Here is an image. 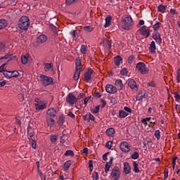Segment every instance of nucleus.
<instances>
[{"label": "nucleus", "instance_id": "obj_45", "mask_svg": "<svg viewBox=\"0 0 180 180\" xmlns=\"http://www.w3.org/2000/svg\"><path fill=\"white\" fill-rule=\"evenodd\" d=\"M110 167H112V165L110 163H106L105 166V172L106 174H108V172H109V169H110Z\"/></svg>", "mask_w": 180, "mask_h": 180}, {"label": "nucleus", "instance_id": "obj_49", "mask_svg": "<svg viewBox=\"0 0 180 180\" xmlns=\"http://www.w3.org/2000/svg\"><path fill=\"white\" fill-rule=\"evenodd\" d=\"M131 158H132V160H137V158H139V153L137 152H134L131 155Z\"/></svg>", "mask_w": 180, "mask_h": 180}, {"label": "nucleus", "instance_id": "obj_62", "mask_svg": "<svg viewBox=\"0 0 180 180\" xmlns=\"http://www.w3.org/2000/svg\"><path fill=\"white\" fill-rule=\"evenodd\" d=\"M6 85V80L0 82V88H2Z\"/></svg>", "mask_w": 180, "mask_h": 180}, {"label": "nucleus", "instance_id": "obj_2", "mask_svg": "<svg viewBox=\"0 0 180 180\" xmlns=\"http://www.w3.org/2000/svg\"><path fill=\"white\" fill-rule=\"evenodd\" d=\"M30 26V20L27 16H22L18 22V27L21 30H27Z\"/></svg>", "mask_w": 180, "mask_h": 180}, {"label": "nucleus", "instance_id": "obj_58", "mask_svg": "<svg viewBox=\"0 0 180 180\" xmlns=\"http://www.w3.org/2000/svg\"><path fill=\"white\" fill-rule=\"evenodd\" d=\"M176 81L180 83V70H177Z\"/></svg>", "mask_w": 180, "mask_h": 180}, {"label": "nucleus", "instance_id": "obj_29", "mask_svg": "<svg viewBox=\"0 0 180 180\" xmlns=\"http://www.w3.org/2000/svg\"><path fill=\"white\" fill-rule=\"evenodd\" d=\"M70 167H71V160H68L64 163L63 171H68Z\"/></svg>", "mask_w": 180, "mask_h": 180}, {"label": "nucleus", "instance_id": "obj_19", "mask_svg": "<svg viewBox=\"0 0 180 180\" xmlns=\"http://www.w3.org/2000/svg\"><path fill=\"white\" fill-rule=\"evenodd\" d=\"M37 43H46L47 41V37L44 34L39 35L37 39Z\"/></svg>", "mask_w": 180, "mask_h": 180}, {"label": "nucleus", "instance_id": "obj_8", "mask_svg": "<svg viewBox=\"0 0 180 180\" xmlns=\"http://www.w3.org/2000/svg\"><path fill=\"white\" fill-rule=\"evenodd\" d=\"M120 148L122 153H130L131 147L127 141H122L120 144Z\"/></svg>", "mask_w": 180, "mask_h": 180}, {"label": "nucleus", "instance_id": "obj_44", "mask_svg": "<svg viewBox=\"0 0 180 180\" xmlns=\"http://www.w3.org/2000/svg\"><path fill=\"white\" fill-rule=\"evenodd\" d=\"M105 146L107 147V148L110 150L112 147H113V142L110 141H108L105 144Z\"/></svg>", "mask_w": 180, "mask_h": 180}, {"label": "nucleus", "instance_id": "obj_41", "mask_svg": "<svg viewBox=\"0 0 180 180\" xmlns=\"http://www.w3.org/2000/svg\"><path fill=\"white\" fill-rule=\"evenodd\" d=\"M84 32H92V30H94V27H91V26H85L84 27Z\"/></svg>", "mask_w": 180, "mask_h": 180}, {"label": "nucleus", "instance_id": "obj_52", "mask_svg": "<svg viewBox=\"0 0 180 180\" xmlns=\"http://www.w3.org/2000/svg\"><path fill=\"white\" fill-rule=\"evenodd\" d=\"M169 172V171L168 170V169H165V171H164V179H167L168 178Z\"/></svg>", "mask_w": 180, "mask_h": 180}, {"label": "nucleus", "instance_id": "obj_4", "mask_svg": "<svg viewBox=\"0 0 180 180\" xmlns=\"http://www.w3.org/2000/svg\"><path fill=\"white\" fill-rule=\"evenodd\" d=\"M136 68L138 72H140V74H142L143 75L146 74H148L150 72V70L147 68V65H146V63L143 62H139L136 64Z\"/></svg>", "mask_w": 180, "mask_h": 180}, {"label": "nucleus", "instance_id": "obj_23", "mask_svg": "<svg viewBox=\"0 0 180 180\" xmlns=\"http://www.w3.org/2000/svg\"><path fill=\"white\" fill-rule=\"evenodd\" d=\"M131 171V169L130 168V165H129V163L127 162H124V174H130Z\"/></svg>", "mask_w": 180, "mask_h": 180}, {"label": "nucleus", "instance_id": "obj_43", "mask_svg": "<svg viewBox=\"0 0 180 180\" xmlns=\"http://www.w3.org/2000/svg\"><path fill=\"white\" fill-rule=\"evenodd\" d=\"M78 0H65L66 5H72V4H77Z\"/></svg>", "mask_w": 180, "mask_h": 180}, {"label": "nucleus", "instance_id": "obj_32", "mask_svg": "<svg viewBox=\"0 0 180 180\" xmlns=\"http://www.w3.org/2000/svg\"><path fill=\"white\" fill-rule=\"evenodd\" d=\"M51 68H53V65L51 63H45V68H44L45 72H49V71H50Z\"/></svg>", "mask_w": 180, "mask_h": 180}, {"label": "nucleus", "instance_id": "obj_51", "mask_svg": "<svg viewBox=\"0 0 180 180\" xmlns=\"http://www.w3.org/2000/svg\"><path fill=\"white\" fill-rule=\"evenodd\" d=\"M64 122H65V117L64 116H60L59 117L58 123H60V124H63Z\"/></svg>", "mask_w": 180, "mask_h": 180}, {"label": "nucleus", "instance_id": "obj_22", "mask_svg": "<svg viewBox=\"0 0 180 180\" xmlns=\"http://www.w3.org/2000/svg\"><path fill=\"white\" fill-rule=\"evenodd\" d=\"M115 128H108L107 130H106V134L107 136H108L109 137H115Z\"/></svg>", "mask_w": 180, "mask_h": 180}, {"label": "nucleus", "instance_id": "obj_36", "mask_svg": "<svg viewBox=\"0 0 180 180\" xmlns=\"http://www.w3.org/2000/svg\"><path fill=\"white\" fill-rule=\"evenodd\" d=\"M50 140L51 143H56L58 140V135H51Z\"/></svg>", "mask_w": 180, "mask_h": 180}, {"label": "nucleus", "instance_id": "obj_31", "mask_svg": "<svg viewBox=\"0 0 180 180\" xmlns=\"http://www.w3.org/2000/svg\"><path fill=\"white\" fill-rule=\"evenodd\" d=\"M115 85L116 86H118V88H120V91H122V89H123V82H122L121 79H117L115 81Z\"/></svg>", "mask_w": 180, "mask_h": 180}, {"label": "nucleus", "instance_id": "obj_30", "mask_svg": "<svg viewBox=\"0 0 180 180\" xmlns=\"http://www.w3.org/2000/svg\"><path fill=\"white\" fill-rule=\"evenodd\" d=\"M79 75H81V70L76 69L73 76L75 81H78V79H79Z\"/></svg>", "mask_w": 180, "mask_h": 180}, {"label": "nucleus", "instance_id": "obj_40", "mask_svg": "<svg viewBox=\"0 0 180 180\" xmlns=\"http://www.w3.org/2000/svg\"><path fill=\"white\" fill-rule=\"evenodd\" d=\"M155 137L157 140H160V139H161V131H160V130H156L155 131Z\"/></svg>", "mask_w": 180, "mask_h": 180}, {"label": "nucleus", "instance_id": "obj_55", "mask_svg": "<svg viewBox=\"0 0 180 180\" xmlns=\"http://www.w3.org/2000/svg\"><path fill=\"white\" fill-rule=\"evenodd\" d=\"M110 103H112V105H116V103H117V100H116L115 98H110Z\"/></svg>", "mask_w": 180, "mask_h": 180}, {"label": "nucleus", "instance_id": "obj_18", "mask_svg": "<svg viewBox=\"0 0 180 180\" xmlns=\"http://www.w3.org/2000/svg\"><path fill=\"white\" fill-rule=\"evenodd\" d=\"M114 62H115V65H117V67H119V65H120V64H123V59L122 58V57L120 56H117L114 58Z\"/></svg>", "mask_w": 180, "mask_h": 180}, {"label": "nucleus", "instance_id": "obj_54", "mask_svg": "<svg viewBox=\"0 0 180 180\" xmlns=\"http://www.w3.org/2000/svg\"><path fill=\"white\" fill-rule=\"evenodd\" d=\"M127 69L124 68L122 70H120V74L121 75H127Z\"/></svg>", "mask_w": 180, "mask_h": 180}, {"label": "nucleus", "instance_id": "obj_5", "mask_svg": "<svg viewBox=\"0 0 180 180\" xmlns=\"http://www.w3.org/2000/svg\"><path fill=\"white\" fill-rule=\"evenodd\" d=\"M39 78L41 79V82L42 85H44V86L51 85V84L53 81V78L46 76V75H41L39 76Z\"/></svg>", "mask_w": 180, "mask_h": 180}, {"label": "nucleus", "instance_id": "obj_50", "mask_svg": "<svg viewBox=\"0 0 180 180\" xmlns=\"http://www.w3.org/2000/svg\"><path fill=\"white\" fill-rule=\"evenodd\" d=\"M95 120H96V119H95V117L94 116V115L89 114V122H95Z\"/></svg>", "mask_w": 180, "mask_h": 180}, {"label": "nucleus", "instance_id": "obj_48", "mask_svg": "<svg viewBox=\"0 0 180 180\" xmlns=\"http://www.w3.org/2000/svg\"><path fill=\"white\" fill-rule=\"evenodd\" d=\"M99 109H100V107L99 105H97L92 110L91 112L95 115L96 113H99Z\"/></svg>", "mask_w": 180, "mask_h": 180}, {"label": "nucleus", "instance_id": "obj_56", "mask_svg": "<svg viewBox=\"0 0 180 180\" xmlns=\"http://www.w3.org/2000/svg\"><path fill=\"white\" fill-rule=\"evenodd\" d=\"M83 117V120L85 121V122H88L89 121V116H88L87 114L84 115L82 116Z\"/></svg>", "mask_w": 180, "mask_h": 180}, {"label": "nucleus", "instance_id": "obj_60", "mask_svg": "<svg viewBox=\"0 0 180 180\" xmlns=\"http://www.w3.org/2000/svg\"><path fill=\"white\" fill-rule=\"evenodd\" d=\"M92 178H93L94 180L99 179V176L98 175V173L93 174Z\"/></svg>", "mask_w": 180, "mask_h": 180}, {"label": "nucleus", "instance_id": "obj_39", "mask_svg": "<svg viewBox=\"0 0 180 180\" xmlns=\"http://www.w3.org/2000/svg\"><path fill=\"white\" fill-rule=\"evenodd\" d=\"M160 27H161V22H158L153 25V30H155V32H157V30H158Z\"/></svg>", "mask_w": 180, "mask_h": 180}, {"label": "nucleus", "instance_id": "obj_3", "mask_svg": "<svg viewBox=\"0 0 180 180\" xmlns=\"http://www.w3.org/2000/svg\"><path fill=\"white\" fill-rule=\"evenodd\" d=\"M34 108L37 110H44V109H47V102L36 98L34 99Z\"/></svg>", "mask_w": 180, "mask_h": 180}, {"label": "nucleus", "instance_id": "obj_24", "mask_svg": "<svg viewBox=\"0 0 180 180\" xmlns=\"http://www.w3.org/2000/svg\"><path fill=\"white\" fill-rule=\"evenodd\" d=\"M112 25V16L108 15L105 18V23L104 25V27H109Z\"/></svg>", "mask_w": 180, "mask_h": 180}, {"label": "nucleus", "instance_id": "obj_59", "mask_svg": "<svg viewBox=\"0 0 180 180\" xmlns=\"http://www.w3.org/2000/svg\"><path fill=\"white\" fill-rule=\"evenodd\" d=\"M170 13H172V15H178V12H176V10L174 8L170 9Z\"/></svg>", "mask_w": 180, "mask_h": 180}, {"label": "nucleus", "instance_id": "obj_33", "mask_svg": "<svg viewBox=\"0 0 180 180\" xmlns=\"http://www.w3.org/2000/svg\"><path fill=\"white\" fill-rule=\"evenodd\" d=\"M20 75V73L17 70L11 71V78H18Z\"/></svg>", "mask_w": 180, "mask_h": 180}, {"label": "nucleus", "instance_id": "obj_11", "mask_svg": "<svg viewBox=\"0 0 180 180\" xmlns=\"http://www.w3.org/2000/svg\"><path fill=\"white\" fill-rule=\"evenodd\" d=\"M105 91L108 94H116L117 88L112 84H107L105 86Z\"/></svg>", "mask_w": 180, "mask_h": 180}, {"label": "nucleus", "instance_id": "obj_53", "mask_svg": "<svg viewBox=\"0 0 180 180\" xmlns=\"http://www.w3.org/2000/svg\"><path fill=\"white\" fill-rule=\"evenodd\" d=\"M30 140H31V141H31V144H32V148L36 149L37 144V143L36 142V141H35V140H34V139H30Z\"/></svg>", "mask_w": 180, "mask_h": 180}, {"label": "nucleus", "instance_id": "obj_27", "mask_svg": "<svg viewBox=\"0 0 180 180\" xmlns=\"http://www.w3.org/2000/svg\"><path fill=\"white\" fill-rule=\"evenodd\" d=\"M80 53H82L83 56H86V53H88V46L82 44L80 47Z\"/></svg>", "mask_w": 180, "mask_h": 180}, {"label": "nucleus", "instance_id": "obj_47", "mask_svg": "<svg viewBox=\"0 0 180 180\" xmlns=\"http://www.w3.org/2000/svg\"><path fill=\"white\" fill-rule=\"evenodd\" d=\"M65 155H70V157H74V151L71 150H66Z\"/></svg>", "mask_w": 180, "mask_h": 180}, {"label": "nucleus", "instance_id": "obj_13", "mask_svg": "<svg viewBox=\"0 0 180 180\" xmlns=\"http://www.w3.org/2000/svg\"><path fill=\"white\" fill-rule=\"evenodd\" d=\"M153 38L155 40L158 44H161L162 43V39H161V34H160V32H153Z\"/></svg>", "mask_w": 180, "mask_h": 180}, {"label": "nucleus", "instance_id": "obj_34", "mask_svg": "<svg viewBox=\"0 0 180 180\" xmlns=\"http://www.w3.org/2000/svg\"><path fill=\"white\" fill-rule=\"evenodd\" d=\"M134 172L136 174H139V172H140V169H139V163H136V162H134Z\"/></svg>", "mask_w": 180, "mask_h": 180}, {"label": "nucleus", "instance_id": "obj_7", "mask_svg": "<svg viewBox=\"0 0 180 180\" xmlns=\"http://www.w3.org/2000/svg\"><path fill=\"white\" fill-rule=\"evenodd\" d=\"M66 102L72 106L78 102V98H77V97H75V96L72 93H69L66 97Z\"/></svg>", "mask_w": 180, "mask_h": 180}, {"label": "nucleus", "instance_id": "obj_61", "mask_svg": "<svg viewBox=\"0 0 180 180\" xmlns=\"http://www.w3.org/2000/svg\"><path fill=\"white\" fill-rule=\"evenodd\" d=\"M143 98H144V95L139 94V95L136 96V100H137V101H141Z\"/></svg>", "mask_w": 180, "mask_h": 180}, {"label": "nucleus", "instance_id": "obj_17", "mask_svg": "<svg viewBox=\"0 0 180 180\" xmlns=\"http://www.w3.org/2000/svg\"><path fill=\"white\" fill-rule=\"evenodd\" d=\"M34 136V131L33 130V128L31 127H27V139L29 140H32L33 136Z\"/></svg>", "mask_w": 180, "mask_h": 180}, {"label": "nucleus", "instance_id": "obj_42", "mask_svg": "<svg viewBox=\"0 0 180 180\" xmlns=\"http://www.w3.org/2000/svg\"><path fill=\"white\" fill-rule=\"evenodd\" d=\"M148 86H152V88H157V82L155 81H151L148 83Z\"/></svg>", "mask_w": 180, "mask_h": 180}, {"label": "nucleus", "instance_id": "obj_14", "mask_svg": "<svg viewBox=\"0 0 180 180\" xmlns=\"http://www.w3.org/2000/svg\"><path fill=\"white\" fill-rule=\"evenodd\" d=\"M128 86L132 91H137L139 89V87H137V84L136 83V81L134 79H130L128 81Z\"/></svg>", "mask_w": 180, "mask_h": 180}, {"label": "nucleus", "instance_id": "obj_9", "mask_svg": "<svg viewBox=\"0 0 180 180\" xmlns=\"http://www.w3.org/2000/svg\"><path fill=\"white\" fill-rule=\"evenodd\" d=\"M111 176L114 180H117L120 178V169L118 167H115L111 172Z\"/></svg>", "mask_w": 180, "mask_h": 180}, {"label": "nucleus", "instance_id": "obj_10", "mask_svg": "<svg viewBox=\"0 0 180 180\" xmlns=\"http://www.w3.org/2000/svg\"><path fill=\"white\" fill-rule=\"evenodd\" d=\"M138 32L140 33V34H141V36H144L145 37H150V30L148 29H147V26L143 25L142 26L139 30Z\"/></svg>", "mask_w": 180, "mask_h": 180}, {"label": "nucleus", "instance_id": "obj_21", "mask_svg": "<svg viewBox=\"0 0 180 180\" xmlns=\"http://www.w3.org/2000/svg\"><path fill=\"white\" fill-rule=\"evenodd\" d=\"M150 53L154 54L155 50H157V46H155V41H152L149 46Z\"/></svg>", "mask_w": 180, "mask_h": 180}, {"label": "nucleus", "instance_id": "obj_38", "mask_svg": "<svg viewBox=\"0 0 180 180\" xmlns=\"http://www.w3.org/2000/svg\"><path fill=\"white\" fill-rule=\"evenodd\" d=\"M134 60H136V58L134 57V56L131 55L128 58V63H129V64H133L134 63Z\"/></svg>", "mask_w": 180, "mask_h": 180}, {"label": "nucleus", "instance_id": "obj_35", "mask_svg": "<svg viewBox=\"0 0 180 180\" xmlns=\"http://www.w3.org/2000/svg\"><path fill=\"white\" fill-rule=\"evenodd\" d=\"M174 96V99L176 102H179L180 101V95L178 91H174L173 93Z\"/></svg>", "mask_w": 180, "mask_h": 180}, {"label": "nucleus", "instance_id": "obj_46", "mask_svg": "<svg viewBox=\"0 0 180 180\" xmlns=\"http://www.w3.org/2000/svg\"><path fill=\"white\" fill-rule=\"evenodd\" d=\"M89 168L91 171V172H92V171H94V161H92V160L89 161Z\"/></svg>", "mask_w": 180, "mask_h": 180}, {"label": "nucleus", "instance_id": "obj_16", "mask_svg": "<svg viewBox=\"0 0 180 180\" xmlns=\"http://www.w3.org/2000/svg\"><path fill=\"white\" fill-rule=\"evenodd\" d=\"M30 56V54L26 53L25 55L21 56V63L24 65L27 64V62L29 61V57Z\"/></svg>", "mask_w": 180, "mask_h": 180}, {"label": "nucleus", "instance_id": "obj_6", "mask_svg": "<svg viewBox=\"0 0 180 180\" xmlns=\"http://www.w3.org/2000/svg\"><path fill=\"white\" fill-rule=\"evenodd\" d=\"M129 113H131V108L125 106L124 110H121L119 111L118 117H120V119H124V117L129 116Z\"/></svg>", "mask_w": 180, "mask_h": 180}, {"label": "nucleus", "instance_id": "obj_15", "mask_svg": "<svg viewBox=\"0 0 180 180\" xmlns=\"http://www.w3.org/2000/svg\"><path fill=\"white\" fill-rule=\"evenodd\" d=\"M46 115L49 116V117H56L57 116V110L54 109L53 108H51L46 111Z\"/></svg>", "mask_w": 180, "mask_h": 180}, {"label": "nucleus", "instance_id": "obj_12", "mask_svg": "<svg viewBox=\"0 0 180 180\" xmlns=\"http://www.w3.org/2000/svg\"><path fill=\"white\" fill-rule=\"evenodd\" d=\"M92 74H94V70L91 68H88L87 71L84 73V81L85 82H88L91 80V77H92Z\"/></svg>", "mask_w": 180, "mask_h": 180}, {"label": "nucleus", "instance_id": "obj_57", "mask_svg": "<svg viewBox=\"0 0 180 180\" xmlns=\"http://www.w3.org/2000/svg\"><path fill=\"white\" fill-rule=\"evenodd\" d=\"M10 57H12V55H11V54H6V56L1 57V58H0V60H4V58H5L6 60H8V58H10Z\"/></svg>", "mask_w": 180, "mask_h": 180}, {"label": "nucleus", "instance_id": "obj_63", "mask_svg": "<svg viewBox=\"0 0 180 180\" xmlns=\"http://www.w3.org/2000/svg\"><path fill=\"white\" fill-rule=\"evenodd\" d=\"M68 115L70 117H72V119H75V115H74L72 112L70 111Z\"/></svg>", "mask_w": 180, "mask_h": 180}, {"label": "nucleus", "instance_id": "obj_37", "mask_svg": "<svg viewBox=\"0 0 180 180\" xmlns=\"http://www.w3.org/2000/svg\"><path fill=\"white\" fill-rule=\"evenodd\" d=\"M11 73H12V71L5 70L4 72V77H6V78L11 79Z\"/></svg>", "mask_w": 180, "mask_h": 180}, {"label": "nucleus", "instance_id": "obj_64", "mask_svg": "<svg viewBox=\"0 0 180 180\" xmlns=\"http://www.w3.org/2000/svg\"><path fill=\"white\" fill-rule=\"evenodd\" d=\"M176 160H178V157L175 156L172 160V165H176Z\"/></svg>", "mask_w": 180, "mask_h": 180}, {"label": "nucleus", "instance_id": "obj_25", "mask_svg": "<svg viewBox=\"0 0 180 180\" xmlns=\"http://www.w3.org/2000/svg\"><path fill=\"white\" fill-rule=\"evenodd\" d=\"M167 6L160 4L158 6V12H160L161 13H165V11H167Z\"/></svg>", "mask_w": 180, "mask_h": 180}, {"label": "nucleus", "instance_id": "obj_20", "mask_svg": "<svg viewBox=\"0 0 180 180\" xmlns=\"http://www.w3.org/2000/svg\"><path fill=\"white\" fill-rule=\"evenodd\" d=\"M8 27V21L5 19H1L0 20V30H2L3 29H6Z\"/></svg>", "mask_w": 180, "mask_h": 180}, {"label": "nucleus", "instance_id": "obj_28", "mask_svg": "<svg viewBox=\"0 0 180 180\" xmlns=\"http://www.w3.org/2000/svg\"><path fill=\"white\" fill-rule=\"evenodd\" d=\"M76 70H81L82 64L81 63V59L79 58L75 60Z\"/></svg>", "mask_w": 180, "mask_h": 180}, {"label": "nucleus", "instance_id": "obj_26", "mask_svg": "<svg viewBox=\"0 0 180 180\" xmlns=\"http://www.w3.org/2000/svg\"><path fill=\"white\" fill-rule=\"evenodd\" d=\"M46 122L49 126V127H53L54 124H56V120H54L53 118H46Z\"/></svg>", "mask_w": 180, "mask_h": 180}, {"label": "nucleus", "instance_id": "obj_1", "mask_svg": "<svg viewBox=\"0 0 180 180\" xmlns=\"http://www.w3.org/2000/svg\"><path fill=\"white\" fill-rule=\"evenodd\" d=\"M133 25H134V22L133 21L131 16L129 15H124L122 18V29H124V30H130Z\"/></svg>", "mask_w": 180, "mask_h": 180}]
</instances>
